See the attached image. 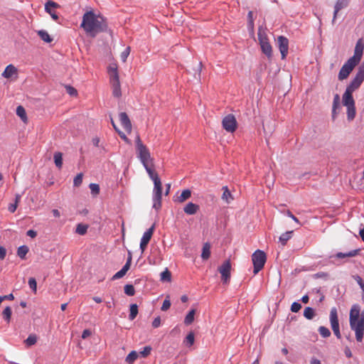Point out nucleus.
Segmentation results:
<instances>
[{"label":"nucleus","instance_id":"4d7b16f0","mask_svg":"<svg viewBox=\"0 0 364 364\" xmlns=\"http://www.w3.org/2000/svg\"><path fill=\"white\" fill-rule=\"evenodd\" d=\"M26 235L31 238H34L37 235V232L33 230H29L27 231Z\"/></svg>","mask_w":364,"mask_h":364},{"label":"nucleus","instance_id":"4be33fe9","mask_svg":"<svg viewBox=\"0 0 364 364\" xmlns=\"http://www.w3.org/2000/svg\"><path fill=\"white\" fill-rule=\"evenodd\" d=\"M360 252V249H356V250H351L348 252H346V253H343V252H338L335 255V257L336 258H338V259H343V258H345V257H355L356 255H358Z\"/></svg>","mask_w":364,"mask_h":364},{"label":"nucleus","instance_id":"c85d7f7f","mask_svg":"<svg viewBox=\"0 0 364 364\" xmlns=\"http://www.w3.org/2000/svg\"><path fill=\"white\" fill-rule=\"evenodd\" d=\"M223 193L222 196V199L229 203L230 200L233 199L232 194L227 186H223Z\"/></svg>","mask_w":364,"mask_h":364},{"label":"nucleus","instance_id":"f8f14e48","mask_svg":"<svg viewBox=\"0 0 364 364\" xmlns=\"http://www.w3.org/2000/svg\"><path fill=\"white\" fill-rule=\"evenodd\" d=\"M154 230V225L151 226L149 229H148L144 233V235L141 239V242H140V249L141 250V252H144V251L146 248L147 245L149 244V242L152 237Z\"/></svg>","mask_w":364,"mask_h":364},{"label":"nucleus","instance_id":"412c9836","mask_svg":"<svg viewBox=\"0 0 364 364\" xmlns=\"http://www.w3.org/2000/svg\"><path fill=\"white\" fill-rule=\"evenodd\" d=\"M199 205L192 202L188 203L183 207V211L188 215H194L199 210Z\"/></svg>","mask_w":364,"mask_h":364},{"label":"nucleus","instance_id":"bb28decb","mask_svg":"<svg viewBox=\"0 0 364 364\" xmlns=\"http://www.w3.org/2000/svg\"><path fill=\"white\" fill-rule=\"evenodd\" d=\"M160 280L162 282H169L171 280V273L168 269H166L164 272H162L160 274Z\"/></svg>","mask_w":364,"mask_h":364},{"label":"nucleus","instance_id":"58836bf2","mask_svg":"<svg viewBox=\"0 0 364 364\" xmlns=\"http://www.w3.org/2000/svg\"><path fill=\"white\" fill-rule=\"evenodd\" d=\"M87 230V226L83 224H78L76 228V232L80 235H84Z\"/></svg>","mask_w":364,"mask_h":364},{"label":"nucleus","instance_id":"e2e57ef3","mask_svg":"<svg viewBox=\"0 0 364 364\" xmlns=\"http://www.w3.org/2000/svg\"><path fill=\"white\" fill-rule=\"evenodd\" d=\"M52 213H53V216L55 218H59L60 216V213L59 210L57 209H53L52 210Z\"/></svg>","mask_w":364,"mask_h":364},{"label":"nucleus","instance_id":"cd10ccee","mask_svg":"<svg viewBox=\"0 0 364 364\" xmlns=\"http://www.w3.org/2000/svg\"><path fill=\"white\" fill-rule=\"evenodd\" d=\"M16 114L21 119L23 122L28 120L25 109L22 106H18L16 108Z\"/></svg>","mask_w":364,"mask_h":364},{"label":"nucleus","instance_id":"7ed1b4c3","mask_svg":"<svg viewBox=\"0 0 364 364\" xmlns=\"http://www.w3.org/2000/svg\"><path fill=\"white\" fill-rule=\"evenodd\" d=\"M80 28L88 36L95 38L98 33L107 30V24L103 16L96 14L93 11H89L84 14Z\"/></svg>","mask_w":364,"mask_h":364},{"label":"nucleus","instance_id":"6ab92c4d","mask_svg":"<svg viewBox=\"0 0 364 364\" xmlns=\"http://www.w3.org/2000/svg\"><path fill=\"white\" fill-rule=\"evenodd\" d=\"M195 342V333L193 331H190L186 338L183 339V346L188 348L190 350L194 349L193 347Z\"/></svg>","mask_w":364,"mask_h":364},{"label":"nucleus","instance_id":"72a5a7b5","mask_svg":"<svg viewBox=\"0 0 364 364\" xmlns=\"http://www.w3.org/2000/svg\"><path fill=\"white\" fill-rule=\"evenodd\" d=\"M138 314V306L136 304H134L130 306V313L129 315V318L132 321L134 320Z\"/></svg>","mask_w":364,"mask_h":364},{"label":"nucleus","instance_id":"6e6d98bb","mask_svg":"<svg viewBox=\"0 0 364 364\" xmlns=\"http://www.w3.org/2000/svg\"><path fill=\"white\" fill-rule=\"evenodd\" d=\"M191 192L190 190H183V200H186V199L189 198L191 197Z\"/></svg>","mask_w":364,"mask_h":364},{"label":"nucleus","instance_id":"49530a36","mask_svg":"<svg viewBox=\"0 0 364 364\" xmlns=\"http://www.w3.org/2000/svg\"><path fill=\"white\" fill-rule=\"evenodd\" d=\"M65 89L67 92L71 96H76L77 95L76 89L72 86L67 85L65 86Z\"/></svg>","mask_w":364,"mask_h":364},{"label":"nucleus","instance_id":"0e129e2a","mask_svg":"<svg viewBox=\"0 0 364 364\" xmlns=\"http://www.w3.org/2000/svg\"><path fill=\"white\" fill-rule=\"evenodd\" d=\"M99 143H100V139H99V138L95 137V138H93V139H92V144H93L95 146H99Z\"/></svg>","mask_w":364,"mask_h":364},{"label":"nucleus","instance_id":"052dcab7","mask_svg":"<svg viewBox=\"0 0 364 364\" xmlns=\"http://www.w3.org/2000/svg\"><path fill=\"white\" fill-rule=\"evenodd\" d=\"M1 296L4 300H5V299L14 300V296L13 294H9L8 295Z\"/></svg>","mask_w":364,"mask_h":364},{"label":"nucleus","instance_id":"b1692460","mask_svg":"<svg viewBox=\"0 0 364 364\" xmlns=\"http://www.w3.org/2000/svg\"><path fill=\"white\" fill-rule=\"evenodd\" d=\"M210 256V245L206 242L203 245L201 252V258L203 260H207Z\"/></svg>","mask_w":364,"mask_h":364},{"label":"nucleus","instance_id":"680f3d73","mask_svg":"<svg viewBox=\"0 0 364 364\" xmlns=\"http://www.w3.org/2000/svg\"><path fill=\"white\" fill-rule=\"evenodd\" d=\"M345 355L347 358H351L352 357V353L350 350L348 348H346L345 349Z\"/></svg>","mask_w":364,"mask_h":364},{"label":"nucleus","instance_id":"4c0bfd02","mask_svg":"<svg viewBox=\"0 0 364 364\" xmlns=\"http://www.w3.org/2000/svg\"><path fill=\"white\" fill-rule=\"evenodd\" d=\"M37 341V336L35 334H31L26 339L25 343L27 346H31L34 345Z\"/></svg>","mask_w":364,"mask_h":364},{"label":"nucleus","instance_id":"2f4dec72","mask_svg":"<svg viewBox=\"0 0 364 364\" xmlns=\"http://www.w3.org/2000/svg\"><path fill=\"white\" fill-rule=\"evenodd\" d=\"M54 162L55 166L60 168L63 166V156L60 152H56L54 154Z\"/></svg>","mask_w":364,"mask_h":364},{"label":"nucleus","instance_id":"ddd939ff","mask_svg":"<svg viewBox=\"0 0 364 364\" xmlns=\"http://www.w3.org/2000/svg\"><path fill=\"white\" fill-rule=\"evenodd\" d=\"M363 48H364V45L362 42V40L359 39L355 44V50H354V55H353V56H352L350 58L351 60H354L355 62L359 63V62L360 61L361 58L363 56Z\"/></svg>","mask_w":364,"mask_h":364},{"label":"nucleus","instance_id":"1a4fd4ad","mask_svg":"<svg viewBox=\"0 0 364 364\" xmlns=\"http://www.w3.org/2000/svg\"><path fill=\"white\" fill-rule=\"evenodd\" d=\"M223 127L227 132L232 133L237 128V121L233 114L225 116L222 122Z\"/></svg>","mask_w":364,"mask_h":364},{"label":"nucleus","instance_id":"dca6fc26","mask_svg":"<svg viewBox=\"0 0 364 364\" xmlns=\"http://www.w3.org/2000/svg\"><path fill=\"white\" fill-rule=\"evenodd\" d=\"M132 263V255H129L124 267L117 272L112 277L113 279H118L123 277L129 269Z\"/></svg>","mask_w":364,"mask_h":364},{"label":"nucleus","instance_id":"c9c22d12","mask_svg":"<svg viewBox=\"0 0 364 364\" xmlns=\"http://www.w3.org/2000/svg\"><path fill=\"white\" fill-rule=\"evenodd\" d=\"M12 311L10 306H6L2 312L3 318L7 323L10 322Z\"/></svg>","mask_w":364,"mask_h":364},{"label":"nucleus","instance_id":"423d86ee","mask_svg":"<svg viewBox=\"0 0 364 364\" xmlns=\"http://www.w3.org/2000/svg\"><path fill=\"white\" fill-rule=\"evenodd\" d=\"M257 35L262 53H264L268 58L272 57V48L269 42L266 33L261 28H259Z\"/></svg>","mask_w":364,"mask_h":364},{"label":"nucleus","instance_id":"a211bd4d","mask_svg":"<svg viewBox=\"0 0 364 364\" xmlns=\"http://www.w3.org/2000/svg\"><path fill=\"white\" fill-rule=\"evenodd\" d=\"M109 80L112 85L113 96L115 97H119L122 95L119 78L111 79Z\"/></svg>","mask_w":364,"mask_h":364},{"label":"nucleus","instance_id":"2eb2a0df","mask_svg":"<svg viewBox=\"0 0 364 364\" xmlns=\"http://www.w3.org/2000/svg\"><path fill=\"white\" fill-rule=\"evenodd\" d=\"M120 123L127 133H131L132 126L131 121L126 112H121L119 114Z\"/></svg>","mask_w":364,"mask_h":364},{"label":"nucleus","instance_id":"393cba45","mask_svg":"<svg viewBox=\"0 0 364 364\" xmlns=\"http://www.w3.org/2000/svg\"><path fill=\"white\" fill-rule=\"evenodd\" d=\"M108 73L109 75V80L119 78L116 64H112L109 66Z\"/></svg>","mask_w":364,"mask_h":364},{"label":"nucleus","instance_id":"f704fd0d","mask_svg":"<svg viewBox=\"0 0 364 364\" xmlns=\"http://www.w3.org/2000/svg\"><path fill=\"white\" fill-rule=\"evenodd\" d=\"M138 354L136 351L133 350L130 352L127 356L125 360L129 364H132L137 359Z\"/></svg>","mask_w":364,"mask_h":364},{"label":"nucleus","instance_id":"9b49d317","mask_svg":"<svg viewBox=\"0 0 364 364\" xmlns=\"http://www.w3.org/2000/svg\"><path fill=\"white\" fill-rule=\"evenodd\" d=\"M277 45L282 55V58L284 59L288 54L289 40L287 38L280 36L277 38Z\"/></svg>","mask_w":364,"mask_h":364},{"label":"nucleus","instance_id":"9d476101","mask_svg":"<svg viewBox=\"0 0 364 364\" xmlns=\"http://www.w3.org/2000/svg\"><path fill=\"white\" fill-rule=\"evenodd\" d=\"M231 264L230 260L225 261L221 266L219 267L218 271L221 274V279L223 283H228L230 278Z\"/></svg>","mask_w":364,"mask_h":364},{"label":"nucleus","instance_id":"c756f323","mask_svg":"<svg viewBox=\"0 0 364 364\" xmlns=\"http://www.w3.org/2000/svg\"><path fill=\"white\" fill-rule=\"evenodd\" d=\"M28 247L26 246V245H22V246H20L18 250H17V255L21 258V259H25L26 258V255H27V253L28 252Z\"/></svg>","mask_w":364,"mask_h":364},{"label":"nucleus","instance_id":"f3484780","mask_svg":"<svg viewBox=\"0 0 364 364\" xmlns=\"http://www.w3.org/2000/svg\"><path fill=\"white\" fill-rule=\"evenodd\" d=\"M350 0H337L334 6L333 17L332 23H333L338 11L344 8H346L349 4Z\"/></svg>","mask_w":364,"mask_h":364},{"label":"nucleus","instance_id":"a18cd8bd","mask_svg":"<svg viewBox=\"0 0 364 364\" xmlns=\"http://www.w3.org/2000/svg\"><path fill=\"white\" fill-rule=\"evenodd\" d=\"M171 306V301L168 299V296L166 298V299L164 301L162 306L161 309L164 311H167Z\"/></svg>","mask_w":364,"mask_h":364},{"label":"nucleus","instance_id":"de8ad7c7","mask_svg":"<svg viewBox=\"0 0 364 364\" xmlns=\"http://www.w3.org/2000/svg\"><path fill=\"white\" fill-rule=\"evenodd\" d=\"M353 278L357 282L358 284L360 286L362 291H364V283L363 282L362 278L358 275L354 276Z\"/></svg>","mask_w":364,"mask_h":364},{"label":"nucleus","instance_id":"a878e982","mask_svg":"<svg viewBox=\"0 0 364 364\" xmlns=\"http://www.w3.org/2000/svg\"><path fill=\"white\" fill-rule=\"evenodd\" d=\"M293 231H287L282 234L279 238V242L284 246L292 237Z\"/></svg>","mask_w":364,"mask_h":364},{"label":"nucleus","instance_id":"8fccbe9b","mask_svg":"<svg viewBox=\"0 0 364 364\" xmlns=\"http://www.w3.org/2000/svg\"><path fill=\"white\" fill-rule=\"evenodd\" d=\"M161 325V318L159 316L154 318V320L152 322V326L154 328H158Z\"/></svg>","mask_w":364,"mask_h":364},{"label":"nucleus","instance_id":"603ef678","mask_svg":"<svg viewBox=\"0 0 364 364\" xmlns=\"http://www.w3.org/2000/svg\"><path fill=\"white\" fill-rule=\"evenodd\" d=\"M151 350V348L149 346H146L144 348V350L141 352V354L143 355V357H146L148 355H149Z\"/></svg>","mask_w":364,"mask_h":364},{"label":"nucleus","instance_id":"13d9d810","mask_svg":"<svg viewBox=\"0 0 364 364\" xmlns=\"http://www.w3.org/2000/svg\"><path fill=\"white\" fill-rule=\"evenodd\" d=\"M18 207V205L16 203L10 204L9 206V210L11 213H14Z\"/></svg>","mask_w":364,"mask_h":364},{"label":"nucleus","instance_id":"473e14b6","mask_svg":"<svg viewBox=\"0 0 364 364\" xmlns=\"http://www.w3.org/2000/svg\"><path fill=\"white\" fill-rule=\"evenodd\" d=\"M315 316V312H314V309H312L311 307H306L304 311V316L309 319V320H311Z\"/></svg>","mask_w":364,"mask_h":364},{"label":"nucleus","instance_id":"4468645a","mask_svg":"<svg viewBox=\"0 0 364 364\" xmlns=\"http://www.w3.org/2000/svg\"><path fill=\"white\" fill-rule=\"evenodd\" d=\"M58 7L59 5L53 1H48L45 4L46 11L48 13L55 21L58 19V16L55 12V9Z\"/></svg>","mask_w":364,"mask_h":364},{"label":"nucleus","instance_id":"f257e3e1","mask_svg":"<svg viewBox=\"0 0 364 364\" xmlns=\"http://www.w3.org/2000/svg\"><path fill=\"white\" fill-rule=\"evenodd\" d=\"M136 149L139 154V157L144 166L149 177L154 181V196H153V208L156 210H159L161 207V195H162V186L161 180L156 171L152 167L151 159L150 153L148 149L144 145L140 139L139 136H137L136 139Z\"/></svg>","mask_w":364,"mask_h":364},{"label":"nucleus","instance_id":"6e6552de","mask_svg":"<svg viewBox=\"0 0 364 364\" xmlns=\"http://www.w3.org/2000/svg\"><path fill=\"white\" fill-rule=\"evenodd\" d=\"M358 63L349 58L341 68L338 77L340 80L346 79Z\"/></svg>","mask_w":364,"mask_h":364},{"label":"nucleus","instance_id":"79ce46f5","mask_svg":"<svg viewBox=\"0 0 364 364\" xmlns=\"http://www.w3.org/2000/svg\"><path fill=\"white\" fill-rule=\"evenodd\" d=\"M90 188L91 191V193L93 196H97L100 193V186L97 183H90Z\"/></svg>","mask_w":364,"mask_h":364},{"label":"nucleus","instance_id":"7c9ffc66","mask_svg":"<svg viewBox=\"0 0 364 364\" xmlns=\"http://www.w3.org/2000/svg\"><path fill=\"white\" fill-rule=\"evenodd\" d=\"M38 36L41 37V38L46 42V43H50L53 41V38L50 36L48 33L46 31L41 30L38 32Z\"/></svg>","mask_w":364,"mask_h":364},{"label":"nucleus","instance_id":"e433bc0d","mask_svg":"<svg viewBox=\"0 0 364 364\" xmlns=\"http://www.w3.org/2000/svg\"><path fill=\"white\" fill-rule=\"evenodd\" d=\"M318 331L323 338H328L331 334L330 330L325 326H320Z\"/></svg>","mask_w":364,"mask_h":364},{"label":"nucleus","instance_id":"0eeeda50","mask_svg":"<svg viewBox=\"0 0 364 364\" xmlns=\"http://www.w3.org/2000/svg\"><path fill=\"white\" fill-rule=\"evenodd\" d=\"M329 320L331 323V328L333 331L334 335L337 338H341V334L339 328V322L338 318V312L336 307H333L330 311Z\"/></svg>","mask_w":364,"mask_h":364},{"label":"nucleus","instance_id":"20e7f679","mask_svg":"<svg viewBox=\"0 0 364 364\" xmlns=\"http://www.w3.org/2000/svg\"><path fill=\"white\" fill-rule=\"evenodd\" d=\"M350 326L355 333L357 341H362L364 333V311L360 312V307L358 304L352 306L350 316Z\"/></svg>","mask_w":364,"mask_h":364},{"label":"nucleus","instance_id":"09e8293b","mask_svg":"<svg viewBox=\"0 0 364 364\" xmlns=\"http://www.w3.org/2000/svg\"><path fill=\"white\" fill-rule=\"evenodd\" d=\"M301 308V304L299 302H294L291 306V311L292 312H298Z\"/></svg>","mask_w":364,"mask_h":364},{"label":"nucleus","instance_id":"338daca9","mask_svg":"<svg viewBox=\"0 0 364 364\" xmlns=\"http://www.w3.org/2000/svg\"><path fill=\"white\" fill-rule=\"evenodd\" d=\"M310 363L311 364H321V361L317 358H312Z\"/></svg>","mask_w":364,"mask_h":364},{"label":"nucleus","instance_id":"864d4df0","mask_svg":"<svg viewBox=\"0 0 364 364\" xmlns=\"http://www.w3.org/2000/svg\"><path fill=\"white\" fill-rule=\"evenodd\" d=\"M91 334H92V332H91V331H90V330H89V329H85V330H84V331H83V332H82V338L83 339H85V338H87V337H89L90 336H91Z\"/></svg>","mask_w":364,"mask_h":364},{"label":"nucleus","instance_id":"774afa93","mask_svg":"<svg viewBox=\"0 0 364 364\" xmlns=\"http://www.w3.org/2000/svg\"><path fill=\"white\" fill-rule=\"evenodd\" d=\"M359 235L361 237L363 241L364 242V228L360 230Z\"/></svg>","mask_w":364,"mask_h":364},{"label":"nucleus","instance_id":"c03bdc74","mask_svg":"<svg viewBox=\"0 0 364 364\" xmlns=\"http://www.w3.org/2000/svg\"><path fill=\"white\" fill-rule=\"evenodd\" d=\"M28 285L30 288L36 293L37 290V282L35 278L31 277L28 279Z\"/></svg>","mask_w":364,"mask_h":364},{"label":"nucleus","instance_id":"5701e85b","mask_svg":"<svg viewBox=\"0 0 364 364\" xmlns=\"http://www.w3.org/2000/svg\"><path fill=\"white\" fill-rule=\"evenodd\" d=\"M196 312V310L194 308L191 309L188 311L183 320V322L186 325H191L194 321Z\"/></svg>","mask_w":364,"mask_h":364},{"label":"nucleus","instance_id":"39448f33","mask_svg":"<svg viewBox=\"0 0 364 364\" xmlns=\"http://www.w3.org/2000/svg\"><path fill=\"white\" fill-rule=\"evenodd\" d=\"M252 260L254 266L253 272L257 274L264 266L267 260L266 254L264 251L257 250L252 255Z\"/></svg>","mask_w":364,"mask_h":364},{"label":"nucleus","instance_id":"aec40b11","mask_svg":"<svg viewBox=\"0 0 364 364\" xmlns=\"http://www.w3.org/2000/svg\"><path fill=\"white\" fill-rule=\"evenodd\" d=\"M17 68L13 65L12 64H10L7 65L4 70V71L2 73L1 75L5 78H11L13 75H17Z\"/></svg>","mask_w":364,"mask_h":364},{"label":"nucleus","instance_id":"a19ab883","mask_svg":"<svg viewBox=\"0 0 364 364\" xmlns=\"http://www.w3.org/2000/svg\"><path fill=\"white\" fill-rule=\"evenodd\" d=\"M83 174L82 173H78L73 180L74 186L78 187L82 183Z\"/></svg>","mask_w":364,"mask_h":364},{"label":"nucleus","instance_id":"37998d69","mask_svg":"<svg viewBox=\"0 0 364 364\" xmlns=\"http://www.w3.org/2000/svg\"><path fill=\"white\" fill-rule=\"evenodd\" d=\"M130 53V47H127L124 51L122 52L120 55V58L122 62L125 63Z\"/></svg>","mask_w":364,"mask_h":364},{"label":"nucleus","instance_id":"69168bd1","mask_svg":"<svg viewBox=\"0 0 364 364\" xmlns=\"http://www.w3.org/2000/svg\"><path fill=\"white\" fill-rule=\"evenodd\" d=\"M309 298L308 295H304L301 298V301L304 304H307L309 302Z\"/></svg>","mask_w":364,"mask_h":364},{"label":"nucleus","instance_id":"5fc2aeb1","mask_svg":"<svg viewBox=\"0 0 364 364\" xmlns=\"http://www.w3.org/2000/svg\"><path fill=\"white\" fill-rule=\"evenodd\" d=\"M6 249L4 247L0 246V259H4L6 257Z\"/></svg>","mask_w":364,"mask_h":364},{"label":"nucleus","instance_id":"bf43d9fd","mask_svg":"<svg viewBox=\"0 0 364 364\" xmlns=\"http://www.w3.org/2000/svg\"><path fill=\"white\" fill-rule=\"evenodd\" d=\"M118 134L119 135V136L123 139L126 142H128L129 141V139L127 137V136L125 135V134L124 132H122V131L119 130L118 132Z\"/></svg>","mask_w":364,"mask_h":364},{"label":"nucleus","instance_id":"f03ea898","mask_svg":"<svg viewBox=\"0 0 364 364\" xmlns=\"http://www.w3.org/2000/svg\"><path fill=\"white\" fill-rule=\"evenodd\" d=\"M364 81V63L360 65L357 73L347 86L345 92L342 96L343 105L347 108V119L349 122L353 121L356 114L355 100L353 97V92L358 89Z\"/></svg>","mask_w":364,"mask_h":364},{"label":"nucleus","instance_id":"3c124183","mask_svg":"<svg viewBox=\"0 0 364 364\" xmlns=\"http://www.w3.org/2000/svg\"><path fill=\"white\" fill-rule=\"evenodd\" d=\"M286 215H287L288 217L291 218L294 221H295L296 223L300 224V222H299V220H298V218H297L296 217H295V216L291 213V211L287 210V211L286 212Z\"/></svg>","mask_w":364,"mask_h":364},{"label":"nucleus","instance_id":"ea45409f","mask_svg":"<svg viewBox=\"0 0 364 364\" xmlns=\"http://www.w3.org/2000/svg\"><path fill=\"white\" fill-rule=\"evenodd\" d=\"M124 293L128 296H134L135 294L134 286L132 284H126L124 286Z\"/></svg>","mask_w":364,"mask_h":364}]
</instances>
